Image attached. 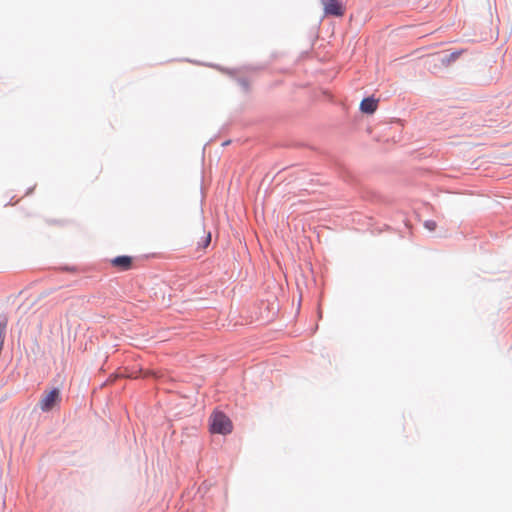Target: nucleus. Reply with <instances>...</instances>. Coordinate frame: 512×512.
Listing matches in <instances>:
<instances>
[{
    "instance_id": "nucleus-3",
    "label": "nucleus",
    "mask_w": 512,
    "mask_h": 512,
    "mask_svg": "<svg viewBox=\"0 0 512 512\" xmlns=\"http://www.w3.org/2000/svg\"><path fill=\"white\" fill-rule=\"evenodd\" d=\"M323 5L324 12L327 15L333 16H343L344 15V7L338 0H320Z\"/></svg>"
},
{
    "instance_id": "nucleus-7",
    "label": "nucleus",
    "mask_w": 512,
    "mask_h": 512,
    "mask_svg": "<svg viewBox=\"0 0 512 512\" xmlns=\"http://www.w3.org/2000/svg\"><path fill=\"white\" fill-rule=\"evenodd\" d=\"M460 54H461V52H460V51H458V52H453V53H451L450 55L443 57V58L441 59V62H442L443 64L448 65V64H450L451 62L455 61V60L460 56Z\"/></svg>"
},
{
    "instance_id": "nucleus-8",
    "label": "nucleus",
    "mask_w": 512,
    "mask_h": 512,
    "mask_svg": "<svg viewBox=\"0 0 512 512\" xmlns=\"http://www.w3.org/2000/svg\"><path fill=\"white\" fill-rule=\"evenodd\" d=\"M424 226H425V228H427L428 230H430V231H434V230L436 229V227H437V224H436V222H435V221H433V220H428V221H425Z\"/></svg>"
},
{
    "instance_id": "nucleus-4",
    "label": "nucleus",
    "mask_w": 512,
    "mask_h": 512,
    "mask_svg": "<svg viewBox=\"0 0 512 512\" xmlns=\"http://www.w3.org/2000/svg\"><path fill=\"white\" fill-rule=\"evenodd\" d=\"M110 264L118 271H128L132 269L133 257L126 255L117 256L110 260Z\"/></svg>"
},
{
    "instance_id": "nucleus-1",
    "label": "nucleus",
    "mask_w": 512,
    "mask_h": 512,
    "mask_svg": "<svg viewBox=\"0 0 512 512\" xmlns=\"http://www.w3.org/2000/svg\"><path fill=\"white\" fill-rule=\"evenodd\" d=\"M231 420L222 412H214L210 416V430L212 433L229 434L232 432Z\"/></svg>"
},
{
    "instance_id": "nucleus-6",
    "label": "nucleus",
    "mask_w": 512,
    "mask_h": 512,
    "mask_svg": "<svg viewBox=\"0 0 512 512\" xmlns=\"http://www.w3.org/2000/svg\"><path fill=\"white\" fill-rule=\"evenodd\" d=\"M378 101L373 98H365L361 101L360 109L364 113H374L377 109Z\"/></svg>"
},
{
    "instance_id": "nucleus-5",
    "label": "nucleus",
    "mask_w": 512,
    "mask_h": 512,
    "mask_svg": "<svg viewBox=\"0 0 512 512\" xmlns=\"http://www.w3.org/2000/svg\"><path fill=\"white\" fill-rule=\"evenodd\" d=\"M199 240L194 241V239L191 241V245H195L196 249L200 248H206L210 242H211V234L210 232H207L204 228H202L199 231Z\"/></svg>"
},
{
    "instance_id": "nucleus-2",
    "label": "nucleus",
    "mask_w": 512,
    "mask_h": 512,
    "mask_svg": "<svg viewBox=\"0 0 512 512\" xmlns=\"http://www.w3.org/2000/svg\"><path fill=\"white\" fill-rule=\"evenodd\" d=\"M60 399V391L58 388L45 392L39 403L41 410L44 412L52 410L60 402Z\"/></svg>"
}]
</instances>
